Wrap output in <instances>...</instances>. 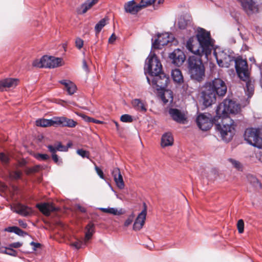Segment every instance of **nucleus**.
<instances>
[{
  "instance_id": "2",
  "label": "nucleus",
  "mask_w": 262,
  "mask_h": 262,
  "mask_svg": "<svg viewBox=\"0 0 262 262\" xmlns=\"http://www.w3.org/2000/svg\"><path fill=\"white\" fill-rule=\"evenodd\" d=\"M240 111L239 104L230 99H225L217 106L216 113L221 123L215 124V129L220 133L224 141L229 142L235 133L234 122L228 114H237Z\"/></svg>"
},
{
  "instance_id": "50",
  "label": "nucleus",
  "mask_w": 262,
  "mask_h": 262,
  "mask_svg": "<svg viewBox=\"0 0 262 262\" xmlns=\"http://www.w3.org/2000/svg\"><path fill=\"white\" fill-rule=\"evenodd\" d=\"M52 158L54 162L57 164L59 165L60 163V161L59 160L57 155H56L55 153L52 154Z\"/></svg>"
},
{
  "instance_id": "16",
  "label": "nucleus",
  "mask_w": 262,
  "mask_h": 262,
  "mask_svg": "<svg viewBox=\"0 0 262 262\" xmlns=\"http://www.w3.org/2000/svg\"><path fill=\"white\" fill-rule=\"evenodd\" d=\"M10 208L13 212L24 216L29 215L32 213V210L31 208L20 203L15 204L13 206L11 205Z\"/></svg>"
},
{
  "instance_id": "12",
  "label": "nucleus",
  "mask_w": 262,
  "mask_h": 262,
  "mask_svg": "<svg viewBox=\"0 0 262 262\" xmlns=\"http://www.w3.org/2000/svg\"><path fill=\"white\" fill-rule=\"evenodd\" d=\"M169 58L172 60L173 64L180 67L184 62L186 57L182 50L177 49L169 55Z\"/></svg>"
},
{
  "instance_id": "63",
  "label": "nucleus",
  "mask_w": 262,
  "mask_h": 262,
  "mask_svg": "<svg viewBox=\"0 0 262 262\" xmlns=\"http://www.w3.org/2000/svg\"><path fill=\"white\" fill-rule=\"evenodd\" d=\"M146 78L148 83L150 84V79L148 77H147Z\"/></svg>"
},
{
  "instance_id": "24",
  "label": "nucleus",
  "mask_w": 262,
  "mask_h": 262,
  "mask_svg": "<svg viewBox=\"0 0 262 262\" xmlns=\"http://www.w3.org/2000/svg\"><path fill=\"white\" fill-rule=\"evenodd\" d=\"M162 91L160 94V98L164 104L167 103L168 101H172L173 93L171 90L165 89Z\"/></svg>"
},
{
  "instance_id": "8",
  "label": "nucleus",
  "mask_w": 262,
  "mask_h": 262,
  "mask_svg": "<svg viewBox=\"0 0 262 262\" xmlns=\"http://www.w3.org/2000/svg\"><path fill=\"white\" fill-rule=\"evenodd\" d=\"M214 40H213V43ZM217 51L216 49L214 48V45L213 44V55L216 58L217 63L220 67L228 68L231 63L234 60V57L230 55L227 54L224 51H220L219 50Z\"/></svg>"
},
{
  "instance_id": "44",
  "label": "nucleus",
  "mask_w": 262,
  "mask_h": 262,
  "mask_svg": "<svg viewBox=\"0 0 262 262\" xmlns=\"http://www.w3.org/2000/svg\"><path fill=\"white\" fill-rule=\"evenodd\" d=\"M36 158L38 160H46L50 158V157L47 154H38L36 155Z\"/></svg>"
},
{
  "instance_id": "7",
  "label": "nucleus",
  "mask_w": 262,
  "mask_h": 262,
  "mask_svg": "<svg viewBox=\"0 0 262 262\" xmlns=\"http://www.w3.org/2000/svg\"><path fill=\"white\" fill-rule=\"evenodd\" d=\"M209 116H210V114L207 116L204 114H200L196 119L198 126L202 130H209L212 127L213 123L215 125L216 123H221V120L219 119V116L217 115L213 120H211Z\"/></svg>"
},
{
  "instance_id": "17",
  "label": "nucleus",
  "mask_w": 262,
  "mask_h": 262,
  "mask_svg": "<svg viewBox=\"0 0 262 262\" xmlns=\"http://www.w3.org/2000/svg\"><path fill=\"white\" fill-rule=\"evenodd\" d=\"M18 80L15 78H6L0 81V91H7L10 88H14L18 84Z\"/></svg>"
},
{
  "instance_id": "32",
  "label": "nucleus",
  "mask_w": 262,
  "mask_h": 262,
  "mask_svg": "<svg viewBox=\"0 0 262 262\" xmlns=\"http://www.w3.org/2000/svg\"><path fill=\"white\" fill-rule=\"evenodd\" d=\"M0 253H5L6 254L14 256H16L17 254L15 250L11 248H7L4 247H0Z\"/></svg>"
},
{
  "instance_id": "29",
  "label": "nucleus",
  "mask_w": 262,
  "mask_h": 262,
  "mask_svg": "<svg viewBox=\"0 0 262 262\" xmlns=\"http://www.w3.org/2000/svg\"><path fill=\"white\" fill-rule=\"evenodd\" d=\"M49 150L52 154L55 153L57 151H64L65 147L63 146L61 142L55 143L54 145H49L47 146Z\"/></svg>"
},
{
  "instance_id": "37",
  "label": "nucleus",
  "mask_w": 262,
  "mask_h": 262,
  "mask_svg": "<svg viewBox=\"0 0 262 262\" xmlns=\"http://www.w3.org/2000/svg\"><path fill=\"white\" fill-rule=\"evenodd\" d=\"M156 0H141L140 4L142 8L151 5Z\"/></svg>"
},
{
  "instance_id": "42",
  "label": "nucleus",
  "mask_w": 262,
  "mask_h": 262,
  "mask_svg": "<svg viewBox=\"0 0 262 262\" xmlns=\"http://www.w3.org/2000/svg\"><path fill=\"white\" fill-rule=\"evenodd\" d=\"M135 215L133 213H132L131 215H130L128 217L127 219V220L124 222V226L127 227L129 225H130L134 219Z\"/></svg>"
},
{
  "instance_id": "4",
  "label": "nucleus",
  "mask_w": 262,
  "mask_h": 262,
  "mask_svg": "<svg viewBox=\"0 0 262 262\" xmlns=\"http://www.w3.org/2000/svg\"><path fill=\"white\" fill-rule=\"evenodd\" d=\"M144 69L145 73L147 72L152 77L162 72V66L155 53L150 54L148 56Z\"/></svg>"
},
{
  "instance_id": "64",
  "label": "nucleus",
  "mask_w": 262,
  "mask_h": 262,
  "mask_svg": "<svg viewBox=\"0 0 262 262\" xmlns=\"http://www.w3.org/2000/svg\"><path fill=\"white\" fill-rule=\"evenodd\" d=\"M260 133L262 134V128L260 129Z\"/></svg>"
},
{
  "instance_id": "30",
  "label": "nucleus",
  "mask_w": 262,
  "mask_h": 262,
  "mask_svg": "<svg viewBox=\"0 0 262 262\" xmlns=\"http://www.w3.org/2000/svg\"><path fill=\"white\" fill-rule=\"evenodd\" d=\"M77 91L76 85L72 81L67 80V93L70 95H73Z\"/></svg>"
},
{
  "instance_id": "22",
  "label": "nucleus",
  "mask_w": 262,
  "mask_h": 262,
  "mask_svg": "<svg viewBox=\"0 0 262 262\" xmlns=\"http://www.w3.org/2000/svg\"><path fill=\"white\" fill-rule=\"evenodd\" d=\"M191 21L192 18L190 16L187 15L182 16L178 19V27L180 29H186L190 26Z\"/></svg>"
},
{
  "instance_id": "56",
  "label": "nucleus",
  "mask_w": 262,
  "mask_h": 262,
  "mask_svg": "<svg viewBox=\"0 0 262 262\" xmlns=\"http://www.w3.org/2000/svg\"><path fill=\"white\" fill-rule=\"evenodd\" d=\"M25 172H26L27 174H31V173H34V172H33V171L32 167L27 168L25 169Z\"/></svg>"
},
{
  "instance_id": "53",
  "label": "nucleus",
  "mask_w": 262,
  "mask_h": 262,
  "mask_svg": "<svg viewBox=\"0 0 262 262\" xmlns=\"http://www.w3.org/2000/svg\"><path fill=\"white\" fill-rule=\"evenodd\" d=\"M77 209L82 213H85L86 211V209L79 205L77 206Z\"/></svg>"
},
{
  "instance_id": "21",
  "label": "nucleus",
  "mask_w": 262,
  "mask_h": 262,
  "mask_svg": "<svg viewBox=\"0 0 262 262\" xmlns=\"http://www.w3.org/2000/svg\"><path fill=\"white\" fill-rule=\"evenodd\" d=\"M133 107L137 111L145 113L146 112L147 104L140 99H134L132 101Z\"/></svg>"
},
{
  "instance_id": "18",
  "label": "nucleus",
  "mask_w": 262,
  "mask_h": 262,
  "mask_svg": "<svg viewBox=\"0 0 262 262\" xmlns=\"http://www.w3.org/2000/svg\"><path fill=\"white\" fill-rule=\"evenodd\" d=\"M36 207L46 216L50 215L51 212L58 210V208L54 206L53 204L49 203L37 204Z\"/></svg>"
},
{
  "instance_id": "49",
  "label": "nucleus",
  "mask_w": 262,
  "mask_h": 262,
  "mask_svg": "<svg viewBox=\"0 0 262 262\" xmlns=\"http://www.w3.org/2000/svg\"><path fill=\"white\" fill-rule=\"evenodd\" d=\"M23 244L20 242H15L11 244L10 247L14 248H19L22 246Z\"/></svg>"
},
{
  "instance_id": "55",
  "label": "nucleus",
  "mask_w": 262,
  "mask_h": 262,
  "mask_svg": "<svg viewBox=\"0 0 262 262\" xmlns=\"http://www.w3.org/2000/svg\"><path fill=\"white\" fill-rule=\"evenodd\" d=\"M31 245L33 246L34 250H36V248H38L40 246V244L39 243H35L34 242H32L31 243Z\"/></svg>"
},
{
  "instance_id": "6",
  "label": "nucleus",
  "mask_w": 262,
  "mask_h": 262,
  "mask_svg": "<svg viewBox=\"0 0 262 262\" xmlns=\"http://www.w3.org/2000/svg\"><path fill=\"white\" fill-rule=\"evenodd\" d=\"M259 128H248L245 130L244 137L247 142L258 148H262V138L260 137Z\"/></svg>"
},
{
  "instance_id": "5",
  "label": "nucleus",
  "mask_w": 262,
  "mask_h": 262,
  "mask_svg": "<svg viewBox=\"0 0 262 262\" xmlns=\"http://www.w3.org/2000/svg\"><path fill=\"white\" fill-rule=\"evenodd\" d=\"M61 59L53 56L45 55L40 59L35 60L32 65L33 67L41 68H54L61 65Z\"/></svg>"
},
{
  "instance_id": "45",
  "label": "nucleus",
  "mask_w": 262,
  "mask_h": 262,
  "mask_svg": "<svg viewBox=\"0 0 262 262\" xmlns=\"http://www.w3.org/2000/svg\"><path fill=\"white\" fill-rule=\"evenodd\" d=\"M229 160L236 169H239L241 168V164L238 161L232 159H229Z\"/></svg>"
},
{
  "instance_id": "15",
  "label": "nucleus",
  "mask_w": 262,
  "mask_h": 262,
  "mask_svg": "<svg viewBox=\"0 0 262 262\" xmlns=\"http://www.w3.org/2000/svg\"><path fill=\"white\" fill-rule=\"evenodd\" d=\"M169 114L171 118L176 122L184 124L186 118L184 113L177 108H170L168 110Z\"/></svg>"
},
{
  "instance_id": "62",
  "label": "nucleus",
  "mask_w": 262,
  "mask_h": 262,
  "mask_svg": "<svg viewBox=\"0 0 262 262\" xmlns=\"http://www.w3.org/2000/svg\"><path fill=\"white\" fill-rule=\"evenodd\" d=\"M61 83L66 86V80H62L60 81Z\"/></svg>"
},
{
  "instance_id": "3",
  "label": "nucleus",
  "mask_w": 262,
  "mask_h": 262,
  "mask_svg": "<svg viewBox=\"0 0 262 262\" xmlns=\"http://www.w3.org/2000/svg\"><path fill=\"white\" fill-rule=\"evenodd\" d=\"M227 86L221 78H214L206 82L203 86L202 92L203 104L206 107L211 105L216 101V95L224 96L227 92Z\"/></svg>"
},
{
  "instance_id": "28",
  "label": "nucleus",
  "mask_w": 262,
  "mask_h": 262,
  "mask_svg": "<svg viewBox=\"0 0 262 262\" xmlns=\"http://www.w3.org/2000/svg\"><path fill=\"white\" fill-rule=\"evenodd\" d=\"M99 210L104 213H107L115 215H120L123 213L122 209L118 210L115 208H100Z\"/></svg>"
},
{
  "instance_id": "54",
  "label": "nucleus",
  "mask_w": 262,
  "mask_h": 262,
  "mask_svg": "<svg viewBox=\"0 0 262 262\" xmlns=\"http://www.w3.org/2000/svg\"><path fill=\"white\" fill-rule=\"evenodd\" d=\"M41 165H37L33 167H32L33 172H38L40 169H41Z\"/></svg>"
},
{
  "instance_id": "48",
  "label": "nucleus",
  "mask_w": 262,
  "mask_h": 262,
  "mask_svg": "<svg viewBox=\"0 0 262 262\" xmlns=\"http://www.w3.org/2000/svg\"><path fill=\"white\" fill-rule=\"evenodd\" d=\"M95 170L98 174V175L102 179H104V174L102 170L98 166H95Z\"/></svg>"
},
{
  "instance_id": "13",
  "label": "nucleus",
  "mask_w": 262,
  "mask_h": 262,
  "mask_svg": "<svg viewBox=\"0 0 262 262\" xmlns=\"http://www.w3.org/2000/svg\"><path fill=\"white\" fill-rule=\"evenodd\" d=\"M172 38V37H170V34L168 33L158 35L157 39H155L152 46L155 49H160L161 47L167 45L170 42Z\"/></svg>"
},
{
  "instance_id": "52",
  "label": "nucleus",
  "mask_w": 262,
  "mask_h": 262,
  "mask_svg": "<svg viewBox=\"0 0 262 262\" xmlns=\"http://www.w3.org/2000/svg\"><path fill=\"white\" fill-rule=\"evenodd\" d=\"M116 39V37L115 34H113L108 39V42L113 43Z\"/></svg>"
},
{
  "instance_id": "59",
  "label": "nucleus",
  "mask_w": 262,
  "mask_h": 262,
  "mask_svg": "<svg viewBox=\"0 0 262 262\" xmlns=\"http://www.w3.org/2000/svg\"><path fill=\"white\" fill-rule=\"evenodd\" d=\"M164 0H156L155 2H157L158 4H163Z\"/></svg>"
},
{
  "instance_id": "25",
  "label": "nucleus",
  "mask_w": 262,
  "mask_h": 262,
  "mask_svg": "<svg viewBox=\"0 0 262 262\" xmlns=\"http://www.w3.org/2000/svg\"><path fill=\"white\" fill-rule=\"evenodd\" d=\"M85 234L84 237V242L86 243L92 237L93 233L95 232V226L92 223H89L85 227Z\"/></svg>"
},
{
  "instance_id": "26",
  "label": "nucleus",
  "mask_w": 262,
  "mask_h": 262,
  "mask_svg": "<svg viewBox=\"0 0 262 262\" xmlns=\"http://www.w3.org/2000/svg\"><path fill=\"white\" fill-rule=\"evenodd\" d=\"M98 2V0H87L80 7V13L84 14Z\"/></svg>"
},
{
  "instance_id": "60",
  "label": "nucleus",
  "mask_w": 262,
  "mask_h": 262,
  "mask_svg": "<svg viewBox=\"0 0 262 262\" xmlns=\"http://www.w3.org/2000/svg\"><path fill=\"white\" fill-rule=\"evenodd\" d=\"M72 144L71 143H68L67 144V149H68V148L69 147H71V146H72Z\"/></svg>"
},
{
  "instance_id": "38",
  "label": "nucleus",
  "mask_w": 262,
  "mask_h": 262,
  "mask_svg": "<svg viewBox=\"0 0 262 262\" xmlns=\"http://www.w3.org/2000/svg\"><path fill=\"white\" fill-rule=\"evenodd\" d=\"M246 82V87L247 90L249 92L250 94H252L254 91V86L253 84L251 83V82L249 80V78Z\"/></svg>"
},
{
  "instance_id": "33",
  "label": "nucleus",
  "mask_w": 262,
  "mask_h": 262,
  "mask_svg": "<svg viewBox=\"0 0 262 262\" xmlns=\"http://www.w3.org/2000/svg\"><path fill=\"white\" fill-rule=\"evenodd\" d=\"M106 25V19L105 18H103L101 19L95 26V30L96 31V34H98L102 29Z\"/></svg>"
},
{
  "instance_id": "39",
  "label": "nucleus",
  "mask_w": 262,
  "mask_h": 262,
  "mask_svg": "<svg viewBox=\"0 0 262 262\" xmlns=\"http://www.w3.org/2000/svg\"><path fill=\"white\" fill-rule=\"evenodd\" d=\"M237 228L239 233H242L244 231V222L242 219L238 221L237 223Z\"/></svg>"
},
{
  "instance_id": "61",
  "label": "nucleus",
  "mask_w": 262,
  "mask_h": 262,
  "mask_svg": "<svg viewBox=\"0 0 262 262\" xmlns=\"http://www.w3.org/2000/svg\"><path fill=\"white\" fill-rule=\"evenodd\" d=\"M253 179L254 182H256L257 184H259V182L257 179H256L255 178H253Z\"/></svg>"
},
{
  "instance_id": "40",
  "label": "nucleus",
  "mask_w": 262,
  "mask_h": 262,
  "mask_svg": "<svg viewBox=\"0 0 262 262\" xmlns=\"http://www.w3.org/2000/svg\"><path fill=\"white\" fill-rule=\"evenodd\" d=\"M83 245V242L79 240H77L76 241L70 244V246L71 247H74L76 249H79L82 248Z\"/></svg>"
},
{
  "instance_id": "57",
  "label": "nucleus",
  "mask_w": 262,
  "mask_h": 262,
  "mask_svg": "<svg viewBox=\"0 0 262 262\" xmlns=\"http://www.w3.org/2000/svg\"><path fill=\"white\" fill-rule=\"evenodd\" d=\"M19 224L20 225V226H21V227H23V228H25L27 227V225L26 223H24L23 221H19Z\"/></svg>"
},
{
  "instance_id": "11",
  "label": "nucleus",
  "mask_w": 262,
  "mask_h": 262,
  "mask_svg": "<svg viewBox=\"0 0 262 262\" xmlns=\"http://www.w3.org/2000/svg\"><path fill=\"white\" fill-rule=\"evenodd\" d=\"M66 122V118L64 117H54L51 119H40L36 121V125L40 127L48 126H64L63 123Z\"/></svg>"
},
{
  "instance_id": "34",
  "label": "nucleus",
  "mask_w": 262,
  "mask_h": 262,
  "mask_svg": "<svg viewBox=\"0 0 262 262\" xmlns=\"http://www.w3.org/2000/svg\"><path fill=\"white\" fill-rule=\"evenodd\" d=\"M9 175L12 180H17L20 179L22 172L20 170L16 171H10L9 172Z\"/></svg>"
},
{
  "instance_id": "43",
  "label": "nucleus",
  "mask_w": 262,
  "mask_h": 262,
  "mask_svg": "<svg viewBox=\"0 0 262 262\" xmlns=\"http://www.w3.org/2000/svg\"><path fill=\"white\" fill-rule=\"evenodd\" d=\"M77 125V122L71 119L67 118V126L69 127H74Z\"/></svg>"
},
{
  "instance_id": "14",
  "label": "nucleus",
  "mask_w": 262,
  "mask_h": 262,
  "mask_svg": "<svg viewBox=\"0 0 262 262\" xmlns=\"http://www.w3.org/2000/svg\"><path fill=\"white\" fill-rule=\"evenodd\" d=\"M143 210L139 214L133 225V229L135 231L140 230L145 223L147 214V206L145 203L143 204Z\"/></svg>"
},
{
  "instance_id": "20",
  "label": "nucleus",
  "mask_w": 262,
  "mask_h": 262,
  "mask_svg": "<svg viewBox=\"0 0 262 262\" xmlns=\"http://www.w3.org/2000/svg\"><path fill=\"white\" fill-rule=\"evenodd\" d=\"M124 9L126 12L135 14L142 8L140 4L137 5L134 1H132L125 4Z\"/></svg>"
},
{
  "instance_id": "31",
  "label": "nucleus",
  "mask_w": 262,
  "mask_h": 262,
  "mask_svg": "<svg viewBox=\"0 0 262 262\" xmlns=\"http://www.w3.org/2000/svg\"><path fill=\"white\" fill-rule=\"evenodd\" d=\"M4 231L9 232H14L19 236H24L25 235H27L26 232L23 231L19 228L16 226H12L6 228L4 229Z\"/></svg>"
},
{
  "instance_id": "1",
  "label": "nucleus",
  "mask_w": 262,
  "mask_h": 262,
  "mask_svg": "<svg viewBox=\"0 0 262 262\" xmlns=\"http://www.w3.org/2000/svg\"><path fill=\"white\" fill-rule=\"evenodd\" d=\"M196 37L199 46L194 42L192 37L187 41V49L195 55L188 58V69L190 77L198 82H201L205 77V69L201 57L204 55L208 59L209 55H211L213 49V39L211 38L210 32L203 28L198 30Z\"/></svg>"
},
{
  "instance_id": "46",
  "label": "nucleus",
  "mask_w": 262,
  "mask_h": 262,
  "mask_svg": "<svg viewBox=\"0 0 262 262\" xmlns=\"http://www.w3.org/2000/svg\"><path fill=\"white\" fill-rule=\"evenodd\" d=\"M75 44L76 47L78 49H80L83 47V41L80 38H77L75 41Z\"/></svg>"
},
{
  "instance_id": "9",
  "label": "nucleus",
  "mask_w": 262,
  "mask_h": 262,
  "mask_svg": "<svg viewBox=\"0 0 262 262\" xmlns=\"http://www.w3.org/2000/svg\"><path fill=\"white\" fill-rule=\"evenodd\" d=\"M170 82L169 76L162 71L153 76L151 85L157 91L164 90Z\"/></svg>"
},
{
  "instance_id": "36",
  "label": "nucleus",
  "mask_w": 262,
  "mask_h": 262,
  "mask_svg": "<svg viewBox=\"0 0 262 262\" xmlns=\"http://www.w3.org/2000/svg\"><path fill=\"white\" fill-rule=\"evenodd\" d=\"M120 121L123 122L130 123L133 121L132 116L128 114H124L121 116Z\"/></svg>"
},
{
  "instance_id": "27",
  "label": "nucleus",
  "mask_w": 262,
  "mask_h": 262,
  "mask_svg": "<svg viewBox=\"0 0 262 262\" xmlns=\"http://www.w3.org/2000/svg\"><path fill=\"white\" fill-rule=\"evenodd\" d=\"M171 76L174 82L178 83H181L183 82V77L179 69L173 70L171 72Z\"/></svg>"
},
{
  "instance_id": "41",
  "label": "nucleus",
  "mask_w": 262,
  "mask_h": 262,
  "mask_svg": "<svg viewBox=\"0 0 262 262\" xmlns=\"http://www.w3.org/2000/svg\"><path fill=\"white\" fill-rule=\"evenodd\" d=\"M0 160L4 165H6L9 162V158L6 155L2 152L0 153Z\"/></svg>"
},
{
  "instance_id": "10",
  "label": "nucleus",
  "mask_w": 262,
  "mask_h": 262,
  "mask_svg": "<svg viewBox=\"0 0 262 262\" xmlns=\"http://www.w3.org/2000/svg\"><path fill=\"white\" fill-rule=\"evenodd\" d=\"M234 61L236 72L240 79L243 81L248 80L249 78V75L246 60L238 57L234 59Z\"/></svg>"
},
{
  "instance_id": "58",
  "label": "nucleus",
  "mask_w": 262,
  "mask_h": 262,
  "mask_svg": "<svg viewBox=\"0 0 262 262\" xmlns=\"http://www.w3.org/2000/svg\"><path fill=\"white\" fill-rule=\"evenodd\" d=\"M92 122L97 123V124H102L103 122L99 120H96L93 118V120H92Z\"/></svg>"
},
{
  "instance_id": "35",
  "label": "nucleus",
  "mask_w": 262,
  "mask_h": 262,
  "mask_svg": "<svg viewBox=\"0 0 262 262\" xmlns=\"http://www.w3.org/2000/svg\"><path fill=\"white\" fill-rule=\"evenodd\" d=\"M76 152L83 158H90V154L89 151L83 150V149H78L77 150Z\"/></svg>"
},
{
  "instance_id": "23",
  "label": "nucleus",
  "mask_w": 262,
  "mask_h": 262,
  "mask_svg": "<svg viewBox=\"0 0 262 262\" xmlns=\"http://www.w3.org/2000/svg\"><path fill=\"white\" fill-rule=\"evenodd\" d=\"M173 143V138L170 133H166L161 138V145L163 147L171 146Z\"/></svg>"
},
{
  "instance_id": "47",
  "label": "nucleus",
  "mask_w": 262,
  "mask_h": 262,
  "mask_svg": "<svg viewBox=\"0 0 262 262\" xmlns=\"http://www.w3.org/2000/svg\"><path fill=\"white\" fill-rule=\"evenodd\" d=\"M81 118L83 119L86 122H92V120H93V118L90 117L89 116H87L84 114H80L79 115Z\"/></svg>"
},
{
  "instance_id": "51",
  "label": "nucleus",
  "mask_w": 262,
  "mask_h": 262,
  "mask_svg": "<svg viewBox=\"0 0 262 262\" xmlns=\"http://www.w3.org/2000/svg\"><path fill=\"white\" fill-rule=\"evenodd\" d=\"M82 68L83 70H84L86 72H88L89 71V68H88V66L87 64V63L85 61V60H83L82 61Z\"/></svg>"
},
{
  "instance_id": "19",
  "label": "nucleus",
  "mask_w": 262,
  "mask_h": 262,
  "mask_svg": "<svg viewBox=\"0 0 262 262\" xmlns=\"http://www.w3.org/2000/svg\"><path fill=\"white\" fill-rule=\"evenodd\" d=\"M112 174L114 178V180L117 186L119 189H123L125 185L120 169L117 167L114 168L112 171Z\"/></svg>"
}]
</instances>
